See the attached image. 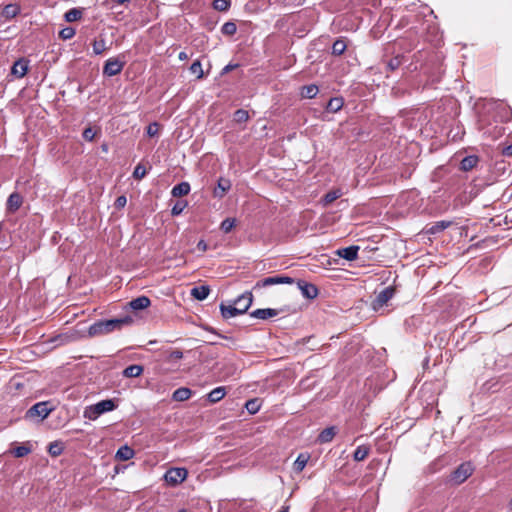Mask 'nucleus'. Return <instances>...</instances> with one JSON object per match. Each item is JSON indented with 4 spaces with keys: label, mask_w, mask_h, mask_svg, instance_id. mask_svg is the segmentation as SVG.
Wrapping results in <instances>:
<instances>
[{
    "label": "nucleus",
    "mask_w": 512,
    "mask_h": 512,
    "mask_svg": "<svg viewBox=\"0 0 512 512\" xmlns=\"http://www.w3.org/2000/svg\"><path fill=\"white\" fill-rule=\"evenodd\" d=\"M451 194H441L434 198L430 213L442 214L458 210L472 201V194H457L451 200Z\"/></svg>",
    "instance_id": "f257e3e1"
},
{
    "label": "nucleus",
    "mask_w": 512,
    "mask_h": 512,
    "mask_svg": "<svg viewBox=\"0 0 512 512\" xmlns=\"http://www.w3.org/2000/svg\"><path fill=\"white\" fill-rule=\"evenodd\" d=\"M132 323L133 319L130 316H124L121 318H114L109 320H99L89 327L88 335L90 337L106 335L113 331H119L123 327L129 326Z\"/></svg>",
    "instance_id": "f03ea898"
},
{
    "label": "nucleus",
    "mask_w": 512,
    "mask_h": 512,
    "mask_svg": "<svg viewBox=\"0 0 512 512\" xmlns=\"http://www.w3.org/2000/svg\"><path fill=\"white\" fill-rule=\"evenodd\" d=\"M253 303V295L246 291L237 297L231 304H220V312L224 319H229L247 312Z\"/></svg>",
    "instance_id": "7ed1b4c3"
},
{
    "label": "nucleus",
    "mask_w": 512,
    "mask_h": 512,
    "mask_svg": "<svg viewBox=\"0 0 512 512\" xmlns=\"http://www.w3.org/2000/svg\"><path fill=\"white\" fill-rule=\"evenodd\" d=\"M474 471L471 462H464L460 464L450 475V481L454 484H461L468 479Z\"/></svg>",
    "instance_id": "20e7f679"
},
{
    "label": "nucleus",
    "mask_w": 512,
    "mask_h": 512,
    "mask_svg": "<svg viewBox=\"0 0 512 512\" xmlns=\"http://www.w3.org/2000/svg\"><path fill=\"white\" fill-rule=\"evenodd\" d=\"M188 471L186 468H170L164 474V480L171 486H176L186 480Z\"/></svg>",
    "instance_id": "39448f33"
},
{
    "label": "nucleus",
    "mask_w": 512,
    "mask_h": 512,
    "mask_svg": "<svg viewBox=\"0 0 512 512\" xmlns=\"http://www.w3.org/2000/svg\"><path fill=\"white\" fill-rule=\"evenodd\" d=\"M294 278L285 275H276L271 277L263 278L256 282L254 289L264 288L278 284H293Z\"/></svg>",
    "instance_id": "423d86ee"
},
{
    "label": "nucleus",
    "mask_w": 512,
    "mask_h": 512,
    "mask_svg": "<svg viewBox=\"0 0 512 512\" xmlns=\"http://www.w3.org/2000/svg\"><path fill=\"white\" fill-rule=\"evenodd\" d=\"M52 410L53 408L49 407V402H38L29 408V410L26 412V418H33L38 416L40 417V420H44L48 417Z\"/></svg>",
    "instance_id": "0eeeda50"
},
{
    "label": "nucleus",
    "mask_w": 512,
    "mask_h": 512,
    "mask_svg": "<svg viewBox=\"0 0 512 512\" xmlns=\"http://www.w3.org/2000/svg\"><path fill=\"white\" fill-rule=\"evenodd\" d=\"M395 289L392 286L384 288L372 302V308L377 311L387 304L393 298Z\"/></svg>",
    "instance_id": "6e6552de"
},
{
    "label": "nucleus",
    "mask_w": 512,
    "mask_h": 512,
    "mask_svg": "<svg viewBox=\"0 0 512 512\" xmlns=\"http://www.w3.org/2000/svg\"><path fill=\"white\" fill-rule=\"evenodd\" d=\"M125 62L118 58H109L103 67V74L109 77L115 76L123 70Z\"/></svg>",
    "instance_id": "1a4fd4ad"
},
{
    "label": "nucleus",
    "mask_w": 512,
    "mask_h": 512,
    "mask_svg": "<svg viewBox=\"0 0 512 512\" xmlns=\"http://www.w3.org/2000/svg\"><path fill=\"white\" fill-rule=\"evenodd\" d=\"M174 198L169 201L171 206V214L173 216L180 215L184 209L188 206V201L183 198L185 194H172Z\"/></svg>",
    "instance_id": "9d476101"
},
{
    "label": "nucleus",
    "mask_w": 512,
    "mask_h": 512,
    "mask_svg": "<svg viewBox=\"0 0 512 512\" xmlns=\"http://www.w3.org/2000/svg\"><path fill=\"white\" fill-rule=\"evenodd\" d=\"M297 287L301 291L303 297L310 300L315 299L319 294V290L314 284L301 279L297 281Z\"/></svg>",
    "instance_id": "9b49d317"
},
{
    "label": "nucleus",
    "mask_w": 512,
    "mask_h": 512,
    "mask_svg": "<svg viewBox=\"0 0 512 512\" xmlns=\"http://www.w3.org/2000/svg\"><path fill=\"white\" fill-rule=\"evenodd\" d=\"M22 204V194H10L6 203V210L8 213H15Z\"/></svg>",
    "instance_id": "f8f14e48"
},
{
    "label": "nucleus",
    "mask_w": 512,
    "mask_h": 512,
    "mask_svg": "<svg viewBox=\"0 0 512 512\" xmlns=\"http://www.w3.org/2000/svg\"><path fill=\"white\" fill-rule=\"evenodd\" d=\"M358 251H359V247L355 246V245H352V246H348V247H345V248L338 249L337 250V255L340 256L341 258L345 259V260L353 261V260L357 259Z\"/></svg>",
    "instance_id": "ddd939ff"
},
{
    "label": "nucleus",
    "mask_w": 512,
    "mask_h": 512,
    "mask_svg": "<svg viewBox=\"0 0 512 512\" xmlns=\"http://www.w3.org/2000/svg\"><path fill=\"white\" fill-rule=\"evenodd\" d=\"M150 304V299L144 295L134 298L130 302H128L129 308L134 311L146 309L150 306Z\"/></svg>",
    "instance_id": "4468645a"
},
{
    "label": "nucleus",
    "mask_w": 512,
    "mask_h": 512,
    "mask_svg": "<svg viewBox=\"0 0 512 512\" xmlns=\"http://www.w3.org/2000/svg\"><path fill=\"white\" fill-rule=\"evenodd\" d=\"M279 311L277 309L273 308H263V309H256L250 313V316L253 318L266 320L272 317L277 316Z\"/></svg>",
    "instance_id": "2eb2a0df"
},
{
    "label": "nucleus",
    "mask_w": 512,
    "mask_h": 512,
    "mask_svg": "<svg viewBox=\"0 0 512 512\" xmlns=\"http://www.w3.org/2000/svg\"><path fill=\"white\" fill-rule=\"evenodd\" d=\"M27 71H28V64H27V61H25L24 59H20V60L16 61L11 68V74L18 78L24 77L26 75Z\"/></svg>",
    "instance_id": "dca6fc26"
},
{
    "label": "nucleus",
    "mask_w": 512,
    "mask_h": 512,
    "mask_svg": "<svg viewBox=\"0 0 512 512\" xmlns=\"http://www.w3.org/2000/svg\"><path fill=\"white\" fill-rule=\"evenodd\" d=\"M452 225V221L441 220L433 223L427 228L426 233L435 235L438 234Z\"/></svg>",
    "instance_id": "f3484780"
},
{
    "label": "nucleus",
    "mask_w": 512,
    "mask_h": 512,
    "mask_svg": "<svg viewBox=\"0 0 512 512\" xmlns=\"http://www.w3.org/2000/svg\"><path fill=\"white\" fill-rule=\"evenodd\" d=\"M479 162V158L476 155H468L464 157L460 162V169L462 171L472 170Z\"/></svg>",
    "instance_id": "a211bd4d"
},
{
    "label": "nucleus",
    "mask_w": 512,
    "mask_h": 512,
    "mask_svg": "<svg viewBox=\"0 0 512 512\" xmlns=\"http://www.w3.org/2000/svg\"><path fill=\"white\" fill-rule=\"evenodd\" d=\"M336 434L337 428L335 426L327 427L320 432L318 436V441L320 443H329L333 440Z\"/></svg>",
    "instance_id": "6ab92c4d"
},
{
    "label": "nucleus",
    "mask_w": 512,
    "mask_h": 512,
    "mask_svg": "<svg viewBox=\"0 0 512 512\" xmlns=\"http://www.w3.org/2000/svg\"><path fill=\"white\" fill-rule=\"evenodd\" d=\"M209 293L210 288L207 285L196 286L191 289V296L199 301L205 300Z\"/></svg>",
    "instance_id": "aec40b11"
},
{
    "label": "nucleus",
    "mask_w": 512,
    "mask_h": 512,
    "mask_svg": "<svg viewBox=\"0 0 512 512\" xmlns=\"http://www.w3.org/2000/svg\"><path fill=\"white\" fill-rule=\"evenodd\" d=\"M95 405L100 415L106 412L113 411L117 407V404L113 399L102 400L97 402Z\"/></svg>",
    "instance_id": "412c9836"
},
{
    "label": "nucleus",
    "mask_w": 512,
    "mask_h": 512,
    "mask_svg": "<svg viewBox=\"0 0 512 512\" xmlns=\"http://www.w3.org/2000/svg\"><path fill=\"white\" fill-rule=\"evenodd\" d=\"M134 454L135 452L131 447L123 445L117 450L115 457L118 460L127 461L133 458Z\"/></svg>",
    "instance_id": "4be33fe9"
},
{
    "label": "nucleus",
    "mask_w": 512,
    "mask_h": 512,
    "mask_svg": "<svg viewBox=\"0 0 512 512\" xmlns=\"http://www.w3.org/2000/svg\"><path fill=\"white\" fill-rule=\"evenodd\" d=\"M192 395V391L187 387H180L176 389L172 394L174 401L182 402L188 400Z\"/></svg>",
    "instance_id": "5701e85b"
},
{
    "label": "nucleus",
    "mask_w": 512,
    "mask_h": 512,
    "mask_svg": "<svg viewBox=\"0 0 512 512\" xmlns=\"http://www.w3.org/2000/svg\"><path fill=\"white\" fill-rule=\"evenodd\" d=\"M343 105H344V100L342 97H333L328 101V103L326 105V110L331 113H336L339 110H341Z\"/></svg>",
    "instance_id": "b1692460"
},
{
    "label": "nucleus",
    "mask_w": 512,
    "mask_h": 512,
    "mask_svg": "<svg viewBox=\"0 0 512 512\" xmlns=\"http://www.w3.org/2000/svg\"><path fill=\"white\" fill-rule=\"evenodd\" d=\"M225 394H226L225 387L220 386V387H216L212 391H210L207 395V398L211 403H216V402L220 401L225 396Z\"/></svg>",
    "instance_id": "393cba45"
},
{
    "label": "nucleus",
    "mask_w": 512,
    "mask_h": 512,
    "mask_svg": "<svg viewBox=\"0 0 512 512\" xmlns=\"http://www.w3.org/2000/svg\"><path fill=\"white\" fill-rule=\"evenodd\" d=\"M143 373V366L141 365H130L126 367L122 375L126 378L138 377Z\"/></svg>",
    "instance_id": "a878e982"
},
{
    "label": "nucleus",
    "mask_w": 512,
    "mask_h": 512,
    "mask_svg": "<svg viewBox=\"0 0 512 512\" xmlns=\"http://www.w3.org/2000/svg\"><path fill=\"white\" fill-rule=\"evenodd\" d=\"M309 458L310 456L306 453L299 454L293 464L294 471L301 472L307 465Z\"/></svg>",
    "instance_id": "bb28decb"
},
{
    "label": "nucleus",
    "mask_w": 512,
    "mask_h": 512,
    "mask_svg": "<svg viewBox=\"0 0 512 512\" xmlns=\"http://www.w3.org/2000/svg\"><path fill=\"white\" fill-rule=\"evenodd\" d=\"M318 92H319V89H318L317 85L310 84V85L303 86L300 94L303 98L312 99V98L316 97Z\"/></svg>",
    "instance_id": "cd10ccee"
},
{
    "label": "nucleus",
    "mask_w": 512,
    "mask_h": 512,
    "mask_svg": "<svg viewBox=\"0 0 512 512\" xmlns=\"http://www.w3.org/2000/svg\"><path fill=\"white\" fill-rule=\"evenodd\" d=\"M370 448L366 445H360L356 448L353 454V459L355 461H363L369 454Z\"/></svg>",
    "instance_id": "c85d7f7f"
},
{
    "label": "nucleus",
    "mask_w": 512,
    "mask_h": 512,
    "mask_svg": "<svg viewBox=\"0 0 512 512\" xmlns=\"http://www.w3.org/2000/svg\"><path fill=\"white\" fill-rule=\"evenodd\" d=\"M82 17V10L79 8H72L64 14V19L67 22H74Z\"/></svg>",
    "instance_id": "c756f323"
},
{
    "label": "nucleus",
    "mask_w": 512,
    "mask_h": 512,
    "mask_svg": "<svg viewBox=\"0 0 512 512\" xmlns=\"http://www.w3.org/2000/svg\"><path fill=\"white\" fill-rule=\"evenodd\" d=\"M346 48V42L343 39H337L332 45V54L340 56L345 52Z\"/></svg>",
    "instance_id": "7c9ffc66"
},
{
    "label": "nucleus",
    "mask_w": 512,
    "mask_h": 512,
    "mask_svg": "<svg viewBox=\"0 0 512 512\" xmlns=\"http://www.w3.org/2000/svg\"><path fill=\"white\" fill-rule=\"evenodd\" d=\"M83 416L86 419L94 421L100 416V414L97 410L96 405L94 404V405L87 406L85 408Z\"/></svg>",
    "instance_id": "2f4dec72"
},
{
    "label": "nucleus",
    "mask_w": 512,
    "mask_h": 512,
    "mask_svg": "<svg viewBox=\"0 0 512 512\" xmlns=\"http://www.w3.org/2000/svg\"><path fill=\"white\" fill-rule=\"evenodd\" d=\"M48 452L51 456H59L63 452V445L59 441L51 442L48 446Z\"/></svg>",
    "instance_id": "473e14b6"
},
{
    "label": "nucleus",
    "mask_w": 512,
    "mask_h": 512,
    "mask_svg": "<svg viewBox=\"0 0 512 512\" xmlns=\"http://www.w3.org/2000/svg\"><path fill=\"white\" fill-rule=\"evenodd\" d=\"M189 70L192 74L196 75L197 79H202L204 77V72H203L202 64H201L200 60L194 61L191 64Z\"/></svg>",
    "instance_id": "72a5a7b5"
},
{
    "label": "nucleus",
    "mask_w": 512,
    "mask_h": 512,
    "mask_svg": "<svg viewBox=\"0 0 512 512\" xmlns=\"http://www.w3.org/2000/svg\"><path fill=\"white\" fill-rule=\"evenodd\" d=\"M212 5L215 10L225 12L230 8L231 0H214Z\"/></svg>",
    "instance_id": "f704fd0d"
},
{
    "label": "nucleus",
    "mask_w": 512,
    "mask_h": 512,
    "mask_svg": "<svg viewBox=\"0 0 512 512\" xmlns=\"http://www.w3.org/2000/svg\"><path fill=\"white\" fill-rule=\"evenodd\" d=\"M31 452V447L29 445H20L13 449L12 454L16 458H22L28 455Z\"/></svg>",
    "instance_id": "c9c22d12"
},
{
    "label": "nucleus",
    "mask_w": 512,
    "mask_h": 512,
    "mask_svg": "<svg viewBox=\"0 0 512 512\" xmlns=\"http://www.w3.org/2000/svg\"><path fill=\"white\" fill-rule=\"evenodd\" d=\"M237 26L234 22L228 21L225 22L221 27V32L224 35L232 36L236 33Z\"/></svg>",
    "instance_id": "e433bc0d"
},
{
    "label": "nucleus",
    "mask_w": 512,
    "mask_h": 512,
    "mask_svg": "<svg viewBox=\"0 0 512 512\" xmlns=\"http://www.w3.org/2000/svg\"><path fill=\"white\" fill-rule=\"evenodd\" d=\"M19 12H20V8L16 4L6 5L3 10V14L9 18L15 17Z\"/></svg>",
    "instance_id": "4c0bfd02"
},
{
    "label": "nucleus",
    "mask_w": 512,
    "mask_h": 512,
    "mask_svg": "<svg viewBox=\"0 0 512 512\" xmlns=\"http://www.w3.org/2000/svg\"><path fill=\"white\" fill-rule=\"evenodd\" d=\"M92 47L95 55H100L107 49L106 42L104 39L95 40L92 43Z\"/></svg>",
    "instance_id": "58836bf2"
},
{
    "label": "nucleus",
    "mask_w": 512,
    "mask_h": 512,
    "mask_svg": "<svg viewBox=\"0 0 512 512\" xmlns=\"http://www.w3.org/2000/svg\"><path fill=\"white\" fill-rule=\"evenodd\" d=\"M235 218H226L222 221L220 228L224 233H229L235 226Z\"/></svg>",
    "instance_id": "ea45409f"
},
{
    "label": "nucleus",
    "mask_w": 512,
    "mask_h": 512,
    "mask_svg": "<svg viewBox=\"0 0 512 512\" xmlns=\"http://www.w3.org/2000/svg\"><path fill=\"white\" fill-rule=\"evenodd\" d=\"M249 119V113L248 111L244 109H238L234 113V121L237 123H243L246 122Z\"/></svg>",
    "instance_id": "a19ab883"
},
{
    "label": "nucleus",
    "mask_w": 512,
    "mask_h": 512,
    "mask_svg": "<svg viewBox=\"0 0 512 512\" xmlns=\"http://www.w3.org/2000/svg\"><path fill=\"white\" fill-rule=\"evenodd\" d=\"M76 31L72 27H65L59 32V36L63 40H69L74 37Z\"/></svg>",
    "instance_id": "79ce46f5"
},
{
    "label": "nucleus",
    "mask_w": 512,
    "mask_h": 512,
    "mask_svg": "<svg viewBox=\"0 0 512 512\" xmlns=\"http://www.w3.org/2000/svg\"><path fill=\"white\" fill-rule=\"evenodd\" d=\"M401 64H402V57L401 56H395V57L391 58L387 62V68L390 71H394V70L398 69Z\"/></svg>",
    "instance_id": "37998d69"
},
{
    "label": "nucleus",
    "mask_w": 512,
    "mask_h": 512,
    "mask_svg": "<svg viewBox=\"0 0 512 512\" xmlns=\"http://www.w3.org/2000/svg\"><path fill=\"white\" fill-rule=\"evenodd\" d=\"M245 407L251 414L257 413L260 409V405L257 399L248 400L245 404Z\"/></svg>",
    "instance_id": "c03bdc74"
},
{
    "label": "nucleus",
    "mask_w": 512,
    "mask_h": 512,
    "mask_svg": "<svg viewBox=\"0 0 512 512\" xmlns=\"http://www.w3.org/2000/svg\"><path fill=\"white\" fill-rule=\"evenodd\" d=\"M217 186L221 192H227L231 188V181L227 178L221 177L217 181Z\"/></svg>",
    "instance_id": "a18cd8bd"
},
{
    "label": "nucleus",
    "mask_w": 512,
    "mask_h": 512,
    "mask_svg": "<svg viewBox=\"0 0 512 512\" xmlns=\"http://www.w3.org/2000/svg\"><path fill=\"white\" fill-rule=\"evenodd\" d=\"M342 194H325L324 197L321 198L320 203L325 207L336 199H338Z\"/></svg>",
    "instance_id": "49530a36"
},
{
    "label": "nucleus",
    "mask_w": 512,
    "mask_h": 512,
    "mask_svg": "<svg viewBox=\"0 0 512 512\" xmlns=\"http://www.w3.org/2000/svg\"><path fill=\"white\" fill-rule=\"evenodd\" d=\"M170 192H190V184L188 182H181L175 185Z\"/></svg>",
    "instance_id": "de8ad7c7"
},
{
    "label": "nucleus",
    "mask_w": 512,
    "mask_h": 512,
    "mask_svg": "<svg viewBox=\"0 0 512 512\" xmlns=\"http://www.w3.org/2000/svg\"><path fill=\"white\" fill-rule=\"evenodd\" d=\"M146 132H147V135L149 137L156 136L158 134V132H159V125H158V123H156V122L150 123L147 126Z\"/></svg>",
    "instance_id": "09e8293b"
},
{
    "label": "nucleus",
    "mask_w": 512,
    "mask_h": 512,
    "mask_svg": "<svg viewBox=\"0 0 512 512\" xmlns=\"http://www.w3.org/2000/svg\"><path fill=\"white\" fill-rule=\"evenodd\" d=\"M146 174V168L144 165L142 164H138L135 169H134V172H133V176L134 178L136 179H141L145 176Z\"/></svg>",
    "instance_id": "8fccbe9b"
},
{
    "label": "nucleus",
    "mask_w": 512,
    "mask_h": 512,
    "mask_svg": "<svg viewBox=\"0 0 512 512\" xmlns=\"http://www.w3.org/2000/svg\"><path fill=\"white\" fill-rule=\"evenodd\" d=\"M95 135L96 133L91 127L86 128L82 134L86 141H92L95 138Z\"/></svg>",
    "instance_id": "3c124183"
},
{
    "label": "nucleus",
    "mask_w": 512,
    "mask_h": 512,
    "mask_svg": "<svg viewBox=\"0 0 512 512\" xmlns=\"http://www.w3.org/2000/svg\"><path fill=\"white\" fill-rule=\"evenodd\" d=\"M126 203H127V198L125 197V195H123V194H122L121 196H119V197L115 200L114 205H115V207H116L117 209H121V208L125 207Z\"/></svg>",
    "instance_id": "603ef678"
},
{
    "label": "nucleus",
    "mask_w": 512,
    "mask_h": 512,
    "mask_svg": "<svg viewBox=\"0 0 512 512\" xmlns=\"http://www.w3.org/2000/svg\"><path fill=\"white\" fill-rule=\"evenodd\" d=\"M182 357H183V353L180 350H174L169 355V359H171V360H173V359L178 360V359H181Z\"/></svg>",
    "instance_id": "864d4df0"
},
{
    "label": "nucleus",
    "mask_w": 512,
    "mask_h": 512,
    "mask_svg": "<svg viewBox=\"0 0 512 512\" xmlns=\"http://www.w3.org/2000/svg\"><path fill=\"white\" fill-rule=\"evenodd\" d=\"M502 155L504 157H512V145H508L502 149Z\"/></svg>",
    "instance_id": "5fc2aeb1"
},
{
    "label": "nucleus",
    "mask_w": 512,
    "mask_h": 512,
    "mask_svg": "<svg viewBox=\"0 0 512 512\" xmlns=\"http://www.w3.org/2000/svg\"><path fill=\"white\" fill-rule=\"evenodd\" d=\"M238 66V64H228L223 68L222 74L228 73L235 69Z\"/></svg>",
    "instance_id": "6e6d98bb"
},
{
    "label": "nucleus",
    "mask_w": 512,
    "mask_h": 512,
    "mask_svg": "<svg viewBox=\"0 0 512 512\" xmlns=\"http://www.w3.org/2000/svg\"><path fill=\"white\" fill-rule=\"evenodd\" d=\"M197 247L198 249L205 251L207 249V244L203 240H201L198 242Z\"/></svg>",
    "instance_id": "4d7b16f0"
},
{
    "label": "nucleus",
    "mask_w": 512,
    "mask_h": 512,
    "mask_svg": "<svg viewBox=\"0 0 512 512\" xmlns=\"http://www.w3.org/2000/svg\"><path fill=\"white\" fill-rule=\"evenodd\" d=\"M178 58H179V60H181V61H185V60H187V59H188V55H187V53H186V52L181 51V52L179 53V55H178Z\"/></svg>",
    "instance_id": "13d9d810"
},
{
    "label": "nucleus",
    "mask_w": 512,
    "mask_h": 512,
    "mask_svg": "<svg viewBox=\"0 0 512 512\" xmlns=\"http://www.w3.org/2000/svg\"><path fill=\"white\" fill-rule=\"evenodd\" d=\"M108 2H116L118 4L129 3L131 0H107Z\"/></svg>",
    "instance_id": "bf43d9fd"
},
{
    "label": "nucleus",
    "mask_w": 512,
    "mask_h": 512,
    "mask_svg": "<svg viewBox=\"0 0 512 512\" xmlns=\"http://www.w3.org/2000/svg\"><path fill=\"white\" fill-rule=\"evenodd\" d=\"M289 506L288 505H284L281 507V509L278 511V512H289Z\"/></svg>",
    "instance_id": "052dcab7"
},
{
    "label": "nucleus",
    "mask_w": 512,
    "mask_h": 512,
    "mask_svg": "<svg viewBox=\"0 0 512 512\" xmlns=\"http://www.w3.org/2000/svg\"><path fill=\"white\" fill-rule=\"evenodd\" d=\"M210 331H212L213 333H215V334H216V332H215V330H214V329H211ZM217 335H218L220 338H225V339L227 338L226 336H223V335L218 334V333H217Z\"/></svg>",
    "instance_id": "680f3d73"
},
{
    "label": "nucleus",
    "mask_w": 512,
    "mask_h": 512,
    "mask_svg": "<svg viewBox=\"0 0 512 512\" xmlns=\"http://www.w3.org/2000/svg\"><path fill=\"white\" fill-rule=\"evenodd\" d=\"M236 307H243V302L241 304H235Z\"/></svg>",
    "instance_id": "e2e57ef3"
},
{
    "label": "nucleus",
    "mask_w": 512,
    "mask_h": 512,
    "mask_svg": "<svg viewBox=\"0 0 512 512\" xmlns=\"http://www.w3.org/2000/svg\"><path fill=\"white\" fill-rule=\"evenodd\" d=\"M180 512H187L186 510H181Z\"/></svg>",
    "instance_id": "0e129e2a"
}]
</instances>
